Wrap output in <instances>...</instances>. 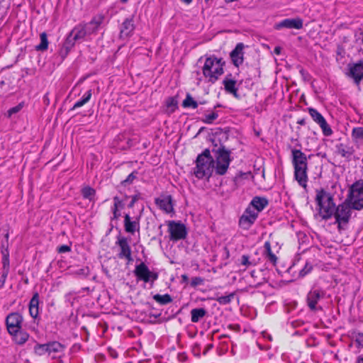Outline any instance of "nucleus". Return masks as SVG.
<instances>
[{
  "instance_id": "f257e3e1",
  "label": "nucleus",
  "mask_w": 363,
  "mask_h": 363,
  "mask_svg": "<svg viewBox=\"0 0 363 363\" xmlns=\"http://www.w3.org/2000/svg\"><path fill=\"white\" fill-rule=\"evenodd\" d=\"M224 66L225 61L223 58H218L215 55L208 57L202 67L203 75L208 79V82L215 83L224 73Z\"/></svg>"
},
{
  "instance_id": "f03ea898",
  "label": "nucleus",
  "mask_w": 363,
  "mask_h": 363,
  "mask_svg": "<svg viewBox=\"0 0 363 363\" xmlns=\"http://www.w3.org/2000/svg\"><path fill=\"white\" fill-rule=\"evenodd\" d=\"M315 201L318 206L319 215L322 218L325 220L331 218L336 207L333 196L324 189H320L316 191Z\"/></svg>"
},
{
  "instance_id": "7ed1b4c3",
  "label": "nucleus",
  "mask_w": 363,
  "mask_h": 363,
  "mask_svg": "<svg viewBox=\"0 0 363 363\" xmlns=\"http://www.w3.org/2000/svg\"><path fill=\"white\" fill-rule=\"evenodd\" d=\"M335 217V223L337 225V230L340 233L347 228L352 216V207L349 203H342L337 206L333 211Z\"/></svg>"
},
{
  "instance_id": "20e7f679",
  "label": "nucleus",
  "mask_w": 363,
  "mask_h": 363,
  "mask_svg": "<svg viewBox=\"0 0 363 363\" xmlns=\"http://www.w3.org/2000/svg\"><path fill=\"white\" fill-rule=\"evenodd\" d=\"M65 345L58 341H50L45 344H36L34 347V352L38 356L45 354L52 355V359L57 357V354H63Z\"/></svg>"
},
{
  "instance_id": "39448f33",
  "label": "nucleus",
  "mask_w": 363,
  "mask_h": 363,
  "mask_svg": "<svg viewBox=\"0 0 363 363\" xmlns=\"http://www.w3.org/2000/svg\"><path fill=\"white\" fill-rule=\"evenodd\" d=\"M88 35H91V33L86 23L76 25L69 33L64 44L65 48L66 50L72 48L76 42L83 40Z\"/></svg>"
},
{
  "instance_id": "423d86ee",
  "label": "nucleus",
  "mask_w": 363,
  "mask_h": 363,
  "mask_svg": "<svg viewBox=\"0 0 363 363\" xmlns=\"http://www.w3.org/2000/svg\"><path fill=\"white\" fill-rule=\"evenodd\" d=\"M347 200L352 203L354 209L363 208V180H359L350 186Z\"/></svg>"
},
{
  "instance_id": "0eeeda50",
  "label": "nucleus",
  "mask_w": 363,
  "mask_h": 363,
  "mask_svg": "<svg viewBox=\"0 0 363 363\" xmlns=\"http://www.w3.org/2000/svg\"><path fill=\"white\" fill-rule=\"evenodd\" d=\"M133 272L138 280L143 281L145 283L150 282L151 285L159 277L158 273L150 271L144 262L136 265Z\"/></svg>"
},
{
  "instance_id": "6e6552de",
  "label": "nucleus",
  "mask_w": 363,
  "mask_h": 363,
  "mask_svg": "<svg viewBox=\"0 0 363 363\" xmlns=\"http://www.w3.org/2000/svg\"><path fill=\"white\" fill-rule=\"evenodd\" d=\"M196 167L193 169L192 174L198 179H203L211 177L213 172V164L210 160H195Z\"/></svg>"
},
{
  "instance_id": "1a4fd4ad",
  "label": "nucleus",
  "mask_w": 363,
  "mask_h": 363,
  "mask_svg": "<svg viewBox=\"0 0 363 363\" xmlns=\"http://www.w3.org/2000/svg\"><path fill=\"white\" fill-rule=\"evenodd\" d=\"M325 291L321 289H311L306 296V304L311 311H322L323 308L319 306L318 302L325 298Z\"/></svg>"
},
{
  "instance_id": "9d476101",
  "label": "nucleus",
  "mask_w": 363,
  "mask_h": 363,
  "mask_svg": "<svg viewBox=\"0 0 363 363\" xmlns=\"http://www.w3.org/2000/svg\"><path fill=\"white\" fill-rule=\"evenodd\" d=\"M294 167V177L298 184L306 188L308 182V165L306 160H292Z\"/></svg>"
},
{
  "instance_id": "9b49d317",
  "label": "nucleus",
  "mask_w": 363,
  "mask_h": 363,
  "mask_svg": "<svg viewBox=\"0 0 363 363\" xmlns=\"http://www.w3.org/2000/svg\"><path fill=\"white\" fill-rule=\"evenodd\" d=\"M116 245L119 247V252L117 256L119 259H125L128 264L131 263L133 261L132 257L131 247L129 245L128 238L123 236L118 235Z\"/></svg>"
},
{
  "instance_id": "f8f14e48",
  "label": "nucleus",
  "mask_w": 363,
  "mask_h": 363,
  "mask_svg": "<svg viewBox=\"0 0 363 363\" xmlns=\"http://www.w3.org/2000/svg\"><path fill=\"white\" fill-rule=\"evenodd\" d=\"M168 231L170 233V240L174 241L184 240L187 235V230L185 225L174 220L169 222Z\"/></svg>"
},
{
  "instance_id": "ddd939ff",
  "label": "nucleus",
  "mask_w": 363,
  "mask_h": 363,
  "mask_svg": "<svg viewBox=\"0 0 363 363\" xmlns=\"http://www.w3.org/2000/svg\"><path fill=\"white\" fill-rule=\"evenodd\" d=\"M257 217V212L251 208V206H247L239 219V226L247 230L255 223Z\"/></svg>"
},
{
  "instance_id": "4468645a",
  "label": "nucleus",
  "mask_w": 363,
  "mask_h": 363,
  "mask_svg": "<svg viewBox=\"0 0 363 363\" xmlns=\"http://www.w3.org/2000/svg\"><path fill=\"white\" fill-rule=\"evenodd\" d=\"M308 113L313 120L319 125L325 136H330L333 134V130L327 123L323 115L314 108H308Z\"/></svg>"
},
{
  "instance_id": "2eb2a0df",
  "label": "nucleus",
  "mask_w": 363,
  "mask_h": 363,
  "mask_svg": "<svg viewBox=\"0 0 363 363\" xmlns=\"http://www.w3.org/2000/svg\"><path fill=\"white\" fill-rule=\"evenodd\" d=\"M244 48L245 45L242 43H238L235 48L230 52V57L233 65L239 67L244 62Z\"/></svg>"
},
{
  "instance_id": "dca6fc26",
  "label": "nucleus",
  "mask_w": 363,
  "mask_h": 363,
  "mask_svg": "<svg viewBox=\"0 0 363 363\" xmlns=\"http://www.w3.org/2000/svg\"><path fill=\"white\" fill-rule=\"evenodd\" d=\"M133 145V140L125 133L118 134L113 141V146L117 150H125Z\"/></svg>"
},
{
  "instance_id": "f3484780",
  "label": "nucleus",
  "mask_w": 363,
  "mask_h": 363,
  "mask_svg": "<svg viewBox=\"0 0 363 363\" xmlns=\"http://www.w3.org/2000/svg\"><path fill=\"white\" fill-rule=\"evenodd\" d=\"M22 321L23 318L18 313L9 314L6 319L9 333H14L16 332L17 330L21 329Z\"/></svg>"
},
{
  "instance_id": "a211bd4d",
  "label": "nucleus",
  "mask_w": 363,
  "mask_h": 363,
  "mask_svg": "<svg viewBox=\"0 0 363 363\" xmlns=\"http://www.w3.org/2000/svg\"><path fill=\"white\" fill-rule=\"evenodd\" d=\"M135 25L133 18H127L124 20L120 27L119 38L122 40H127L134 33Z\"/></svg>"
},
{
  "instance_id": "6ab92c4d",
  "label": "nucleus",
  "mask_w": 363,
  "mask_h": 363,
  "mask_svg": "<svg viewBox=\"0 0 363 363\" xmlns=\"http://www.w3.org/2000/svg\"><path fill=\"white\" fill-rule=\"evenodd\" d=\"M275 28L277 29L286 28L298 30L303 28V20L301 19L300 18H286L278 23L276 25Z\"/></svg>"
},
{
  "instance_id": "aec40b11",
  "label": "nucleus",
  "mask_w": 363,
  "mask_h": 363,
  "mask_svg": "<svg viewBox=\"0 0 363 363\" xmlns=\"http://www.w3.org/2000/svg\"><path fill=\"white\" fill-rule=\"evenodd\" d=\"M350 74L356 84H359L363 79V61H359L350 66Z\"/></svg>"
},
{
  "instance_id": "412c9836",
  "label": "nucleus",
  "mask_w": 363,
  "mask_h": 363,
  "mask_svg": "<svg viewBox=\"0 0 363 363\" xmlns=\"http://www.w3.org/2000/svg\"><path fill=\"white\" fill-rule=\"evenodd\" d=\"M124 228L125 230L130 234H134L140 230V218L136 217L135 220H131L129 214L124 216Z\"/></svg>"
},
{
  "instance_id": "4be33fe9",
  "label": "nucleus",
  "mask_w": 363,
  "mask_h": 363,
  "mask_svg": "<svg viewBox=\"0 0 363 363\" xmlns=\"http://www.w3.org/2000/svg\"><path fill=\"white\" fill-rule=\"evenodd\" d=\"M156 205L165 213H171L173 211L171 196H161L155 199Z\"/></svg>"
},
{
  "instance_id": "5701e85b",
  "label": "nucleus",
  "mask_w": 363,
  "mask_h": 363,
  "mask_svg": "<svg viewBox=\"0 0 363 363\" xmlns=\"http://www.w3.org/2000/svg\"><path fill=\"white\" fill-rule=\"evenodd\" d=\"M269 203L267 199L261 196H255L248 206L256 211L257 213L261 212Z\"/></svg>"
},
{
  "instance_id": "b1692460",
  "label": "nucleus",
  "mask_w": 363,
  "mask_h": 363,
  "mask_svg": "<svg viewBox=\"0 0 363 363\" xmlns=\"http://www.w3.org/2000/svg\"><path fill=\"white\" fill-rule=\"evenodd\" d=\"M230 160H210L213 164V171L218 175H223L226 173Z\"/></svg>"
},
{
  "instance_id": "393cba45",
  "label": "nucleus",
  "mask_w": 363,
  "mask_h": 363,
  "mask_svg": "<svg viewBox=\"0 0 363 363\" xmlns=\"http://www.w3.org/2000/svg\"><path fill=\"white\" fill-rule=\"evenodd\" d=\"M231 74L225 77L223 84L226 92L233 94L234 96L238 97V88L236 87V81L229 78Z\"/></svg>"
},
{
  "instance_id": "a878e982",
  "label": "nucleus",
  "mask_w": 363,
  "mask_h": 363,
  "mask_svg": "<svg viewBox=\"0 0 363 363\" xmlns=\"http://www.w3.org/2000/svg\"><path fill=\"white\" fill-rule=\"evenodd\" d=\"M39 294L35 293L29 303V313L31 317L36 318L39 314Z\"/></svg>"
},
{
  "instance_id": "bb28decb",
  "label": "nucleus",
  "mask_w": 363,
  "mask_h": 363,
  "mask_svg": "<svg viewBox=\"0 0 363 363\" xmlns=\"http://www.w3.org/2000/svg\"><path fill=\"white\" fill-rule=\"evenodd\" d=\"M264 251L263 254H264L265 259L268 262L272 263L273 266H275L277 263L278 258L276 256V255L272 252V247H271V243L269 241H266L264 242Z\"/></svg>"
},
{
  "instance_id": "cd10ccee",
  "label": "nucleus",
  "mask_w": 363,
  "mask_h": 363,
  "mask_svg": "<svg viewBox=\"0 0 363 363\" xmlns=\"http://www.w3.org/2000/svg\"><path fill=\"white\" fill-rule=\"evenodd\" d=\"M12 336L15 342L18 345L24 344L28 339L29 335L26 331L18 329L16 332L9 333Z\"/></svg>"
},
{
  "instance_id": "c85d7f7f",
  "label": "nucleus",
  "mask_w": 363,
  "mask_h": 363,
  "mask_svg": "<svg viewBox=\"0 0 363 363\" xmlns=\"http://www.w3.org/2000/svg\"><path fill=\"white\" fill-rule=\"evenodd\" d=\"M92 96V90L90 89L87 90L85 94L82 96V97L78 100L75 104L73 105L72 108H70L69 111H72L77 108H79L80 107H82L86 104H87Z\"/></svg>"
},
{
  "instance_id": "c756f323",
  "label": "nucleus",
  "mask_w": 363,
  "mask_h": 363,
  "mask_svg": "<svg viewBox=\"0 0 363 363\" xmlns=\"http://www.w3.org/2000/svg\"><path fill=\"white\" fill-rule=\"evenodd\" d=\"M104 19V18L102 15H99L97 16H94L89 23H86L89 27L91 34L96 33L98 30L99 28L103 23Z\"/></svg>"
},
{
  "instance_id": "7c9ffc66",
  "label": "nucleus",
  "mask_w": 363,
  "mask_h": 363,
  "mask_svg": "<svg viewBox=\"0 0 363 363\" xmlns=\"http://www.w3.org/2000/svg\"><path fill=\"white\" fill-rule=\"evenodd\" d=\"M207 314V311L203 308H193L191 311V321L198 323Z\"/></svg>"
},
{
  "instance_id": "2f4dec72",
  "label": "nucleus",
  "mask_w": 363,
  "mask_h": 363,
  "mask_svg": "<svg viewBox=\"0 0 363 363\" xmlns=\"http://www.w3.org/2000/svg\"><path fill=\"white\" fill-rule=\"evenodd\" d=\"M166 111L174 113L178 108V102L175 97H168L165 101Z\"/></svg>"
},
{
  "instance_id": "473e14b6",
  "label": "nucleus",
  "mask_w": 363,
  "mask_h": 363,
  "mask_svg": "<svg viewBox=\"0 0 363 363\" xmlns=\"http://www.w3.org/2000/svg\"><path fill=\"white\" fill-rule=\"evenodd\" d=\"M40 43L35 46V50L38 51H45L48 48L49 42L48 40V35L45 32L40 34Z\"/></svg>"
},
{
  "instance_id": "72a5a7b5",
  "label": "nucleus",
  "mask_w": 363,
  "mask_h": 363,
  "mask_svg": "<svg viewBox=\"0 0 363 363\" xmlns=\"http://www.w3.org/2000/svg\"><path fill=\"white\" fill-rule=\"evenodd\" d=\"M351 137L354 142H363V127H354L351 132Z\"/></svg>"
},
{
  "instance_id": "f704fd0d",
  "label": "nucleus",
  "mask_w": 363,
  "mask_h": 363,
  "mask_svg": "<svg viewBox=\"0 0 363 363\" xmlns=\"http://www.w3.org/2000/svg\"><path fill=\"white\" fill-rule=\"evenodd\" d=\"M153 299L160 305H167L173 301L172 296L168 294L164 295L155 294L153 296Z\"/></svg>"
},
{
  "instance_id": "c9c22d12",
  "label": "nucleus",
  "mask_w": 363,
  "mask_h": 363,
  "mask_svg": "<svg viewBox=\"0 0 363 363\" xmlns=\"http://www.w3.org/2000/svg\"><path fill=\"white\" fill-rule=\"evenodd\" d=\"M213 151L215 152L216 159H230V152L224 146H220Z\"/></svg>"
},
{
  "instance_id": "e433bc0d",
  "label": "nucleus",
  "mask_w": 363,
  "mask_h": 363,
  "mask_svg": "<svg viewBox=\"0 0 363 363\" xmlns=\"http://www.w3.org/2000/svg\"><path fill=\"white\" fill-rule=\"evenodd\" d=\"M198 105L197 101L194 99L190 94H187L186 98L182 101V106L184 108H192L195 109L198 107Z\"/></svg>"
},
{
  "instance_id": "4c0bfd02",
  "label": "nucleus",
  "mask_w": 363,
  "mask_h": 363,
  "mask_svg": "<svg viewBox=\"0 0 363 363\" xmlns=\"http://www.w3.org/2000/svg\"><path fill=\"white\" fill-rule=\"evenodd\" d=\"M138 172L136 170L132 172L125 179L121 181V186L123 187H126L132 184L135 179L137 178Z\"/></svg>"
},
{
  "instance_id": "58836bf2",
  "label": "nucleus",
  "mask_w": 363,
  "mask_h": 363,
  "mask_svg": "<svg viewBox=\"0 0 363 363\" xmlns=\"http://www.w3.org/2000/svg\"><path fill=\"white\" fill-rule=\"evenodd\" d=\"M235 296V293L233 292L229 294L227 296H221L216 298H215L220 304L221 305H226L230 303L232 300L234 298Z\"/></svg>"
},
{
  "instance_id": "ea45409f",
  "label": "nucleus",
  "mask_w": 363,
  "mask_h": 363,
  "mask_svg": "<svg viewBox=\"0 0 363 363\" xmlns=\"http://www.w3.org/2000/svg\"><path fill=\"white\" fill-rule=\"evenodd\" d=\"M96 194L95 189L90 186H85L82 189V194L84 199L92 200Z\"/></svg>"
},
{
  "instance_id": "a19ab883",
  "label": "nucleus",
  "mask_w": 363,
  "mask_h": 363,
  "mask_svg": "<svg viewBox=\"0 0 363 363\" xmlns=\"http://www.w3.org/2000/svg\"><path fill=\"white\" fill-rule=\"evenodd\" d=\"M218 118V113L216 111H212L208 114H206L201 121L205 124H212L214 121Z\"/></svg>"
},
{
  "instance_id": "79ce46f5",
  "label": "nucleus",
  "mask_w": 363,
  "mask_h": 363,
  "mask_svg": "<svg viewBox=\"0 0 363 363\" xmlns=\"http://www.w3.org/2000/svg\"><path fill=\"white\" fill-rule=\"evenodd\" d=\"M2 264H3V272L9 274V252H6V255H2Z\"/></svg>"
},
{
  "instance_id": "37998d69",
  "label": "nucleus",
  "mask_w": 363,
  "mask_h": 363,
  "mask_svg": "<svg viewBox=\"0 0 363 363\" xmlns=\"http://www.w3.org/2000/svg\"><path fill=\"white\" fill-rule=\"evenodd\" d=\"M74 274L80 278H86L89 275L90 269L88 267H84L83 268L77 269L74 271Z\"/></svg>"
},
{
  "instance_id": "c03bdc74",
  "label": "nucleus",
  "mask_w": 363,
  "mask_h": 363,
  "mask_svg": "<svg viewBox=\"0 0 363 363\" xmlns=\"http://www.w3.org/2000/svg\"><path fill=\"white\" fill-rule=\"evenodd\" d=\"M313 269V266L311 264L306 262L305 267L299 272V277H303L306 274H309Z\"/></svg>"
},
{
  "instance_id": "a18cd8bd",
  "label": "nucleus",
  "mask_w": 363,
  "mask_h": 363,
  "mask_svg": "<svg viewBox=\"0 0 363 363\" xmlns=\"http://www.w3.org/2000/svg\"><path fill=\"white\" fill-rule=\"evenodd\" d=\"M240 261V264L246 267L255 264V263L250 260V257L247 255H242Z\"/></svg>"
},
{
  "instance_id": "49530a36",
  "label": "nucleus",
  "mask_w": 363,
  "mask_h": 363,
  "mask_svg": "<svg viewBox=\"0 0 363 363\" xmlns=\"http://www.w3.org/2000/svg\"><path fill=\"white\" fill-rule=\"evenodd\" d=\"M252 176V174L250 172H240L234 178L235 182H239L241 179H248L250 177Z\"/></svg>"
},
{
  "instance_id": "de8ad7c7",
  "label": "nucleus",
  "mask_w": 363,
  "mask_h": 363,
  "mask_svg": "<svg viewBox=\"0 0 363 363\" xmlns=\"http://www.w3.org/2000/svg\"><path fill=\"white\" fill-rule=\"evenodd\" d=\"M292 159H306V156L300 150L293 149L291 150Z\"/></svg>"
},
{
  "instance_id": "09e8293b",
  "label": "nucleus",
  "mask_w": 363,
  "mask_h": 363,
  "mask_svg": "<svg viewBox=\"0 0 363 363\" xmlns=\"http://www.w3.org/2000/svg\"><path fill=\"white\" fill-rule=\"evenodd\" d=\"M9 236V233H7L5 235L6 241L2 242L1 245V250L2 255H6V252H9V249H8L9 248V242H8Z\"/></svg>"
},
{
  "instance_id": "8fccbe9b",
  "label": "nucleus",
  "mask_w": 363,
  "mask_h": 363,
  "mask_svg": "<svg viewBox=\"0 0 363 363\" xmlns=\"http://www.w3.org/2000/svg\"><path fill=\"white\" fill-rule=\"evenodd\" d=\"M23 106V104H19L17 106L11 108L7 111L8 116L11 117L13 114L19 112L22 109Z\"/></svg>"
},
{
  "instance_id": "3c124183",
  "label": "nucleus",
  "mask_w": 363,
  "mask_h": 363,
  "mask_svg": "<svg viewBox=\"0 0 363 363\" xmlns=\"http://www.w3.org/2000/svg\"><path fill=\"white\" fill-rule=\"evenodd\" d=\"M203 284V279L200 277H196L191 279V286L192 287H196L199 285H201Z\"/></svg>"
},
{
  "instance_id": "603ef678",
  "label": "nucleus",
  "mask_w": 363,
  "mask_h": 363,
  "mask_svg": "<svg viewBox=\"0 0 363 363\" xmlns=\"http://www.w3.org/2000/svg\"><path fill=\"white\" fill-rule=\"evenodd\" d=\"M202 157H204L206 159H213L211 155V152L209 149H205L202 153L199 154L196 159H201Z\"/></svg>"
},
{
  "instance_id": "864d4df0",
  "label": "nucleus",
  "mask_w": 363,
  "mask_h": 363,
  "mask_svg": "<svg viewBox=\"0 0 363 363\" xmlns=\"http://www.w3.org/2000/svg\"><path fill=\"white\" fill-rule=\"evenodd\" d=\"M70 251H71L70 246H68V245H61V246L57 247V252L59 253H65V252H70Z\"/></svg>"
},
{
  "instance_id": "5fc2aeb1",
  "label": "nucleus",
  "mask_w": 363,
  "mask_h": 363,
  "mask_svg": "<svg viewBox=\"0 0 363 363\" xmlns=\"http://www.w3.org/2000/svg\"><path fill=\"white\" fill-rule=\"evenodd\" d=\"M113 201H114V203H113L114 205H116L120 208H123L124 204H123V201L119 199V197L114 196L113 197Z\"/></svg>"
},
{
  "instance_id": "6e6d98bb",
  "label": "nucleus",
  "mask_w": 363,
  "mask_h": 363,
  "mask_svg": "<svg viewBox=\"0 0 363 363\" xmlns=\"http://www.w3.org/2000/svg\"><path fill=\"white\" fill-rule=\"evenodd\" d=\"M355 341L359 346L363 347V333H358Z\"/></svg>"
},
{
  "instance_id": "4d7b16f0",
  "label": "nucleus",
  "mask_w": 363,
  "mask_h": 363,
  "mask_svg": "<svg viewBox=\"0 0 363 363\" xmlns=\"http://www.w3.org/2000/svg\"><path fill=\"white\" fill-rule=\"evenodd\" d=\"M7 276H8V274H6V273L1 274V276L0 278V289L4 287V286L5 284L6 279L7 278Z\"/></svg>"
},
{
  "instance_id": "13d9d810",
  "label": "nucleus",
  "mask_w": 363,
  "mask_h": 363,
  "mask_svg": "<svg viewBox=\"0 0 363 363\" xmlns=\"http://www.w3.org/2000/svg\"><path fill=\"white\" fill-rule=\"evenodd\" d=\"M138 200V196L135 195V196H133L132 197V199H131V201L130 202V203L128 204V207L129 208H133L135 203Z\"/></svg>"
},
{
  "instance_id": "bf43d9fd",
  "label": "nucleus",
  "mask_w": 363,
  "mask_h": 363,
  "mask_svg": "<svg viewBox=\"0 0 363 363\" xmlns=\"http://www.w3.org/2000/svg\"><path fill=\"white\" fill-rule=\"evenodd\" d=\"M120 216H121V213H120L119 211H117L116 212H113V217L111 219L117 220Z\"/></svg>"
},
{
  "instance_id": "052dcab7",
  "label": "nucleus",
  "mask_w": 363,
  "mask_h": 363,
  "mask_svg": "<svg viewBox=\"0 0 363 363\" xmlns=\"http://www.w3.org/2000/svg\"><path fill=\"white\" fill-rule=\"evenodd\" d=\"M297 123L301 125H306V119L304 118H298L297 120Z\"/></svg>"
},
{
  "instance_id": "680f3d73",
  "label": "nucleus",
  "mask_w": 363,
  "mask_h": 363,
  "mask_svg": "<svg viewBox=\"0 0 363 363\" xmlns=\"http://www.w3.org/2000/svg\"><path fill=\"white\" fill-rule=\"evenodd\" d=\"M182 283H187L189 281V277L186 274H182L181 276Z\"/></svg>"
},
{
  "instance_id": "e2e57ef3",
  "label": "nucleus",
  "mask_w": 363,
  "mask_h": 363,
  "mask_svg": "<svg viewBox=\"0 0 363 363\" xmlns=\"http://www.w3.org/2000/svg\"><path fill=\"white\" fill-rule=\"evenodd\" d=\"M267 281L266 278L262 277L257 283L256 284V286H260L261 284L266 283Z\"/></svg>"
},
{
  "instance_id": "0e129e2a",
  "label": "nucleus",
  "mask_w": 363,
  "mask_h": 363,
  "mask_svg": "<svg viewBox=\"0 0 363 363\" xmlns=\"http://www.w3.org/2000/svg\"><path fill=\"white\" fill-rule=\"evenodd\" d=\"M230 329L233 330H240V325H229L228 326Z\"/></svg>"
},
{
  "instance_id": "69168bd1",
  "label": "nucleus",
  "mask_w": 363,
  "mask_h": 363,
  "mask_svg": "<svg viewBox=\"0 0 363 363\" xmlns=\"http://www.w3.org/2000/svg\"><path fill=\"white\" fill-rule=\"evenodd\" d=\"M213 347V345H208L206 347L205 350H203V354H206L207 352Z\"/></svg>"
},
{
  "instance_id": "338daca9",
  "label": "nucleus",
  "mask_w": 363,
  "mask_h": 363,
  "mask_svg": "<svg viewBox=\"0 0 363 363\" xmlns=\"http://www.w3.org/2000/svg\"><path fill=\"white\" fill-rule=\"evenodd\" d=\"M274 53L277 55H279L281 53V48L280 47H276L274 50Z\"/></svg>"
},
{
  "instance_id": "774afa93",
  "label": "nucleus",
  "mask_w": 363,
  "mask_h": 363,
  "mask_svg": "<svg viewBox=\"0 0 363 363\" xmlns=\"http://www.w3.org/2000/svg\"><path fill=\"white\" fill-rule=\"evenodd\" d=\"M356 363H363V357H359Z\"/></svg>"
}]
</instances>
